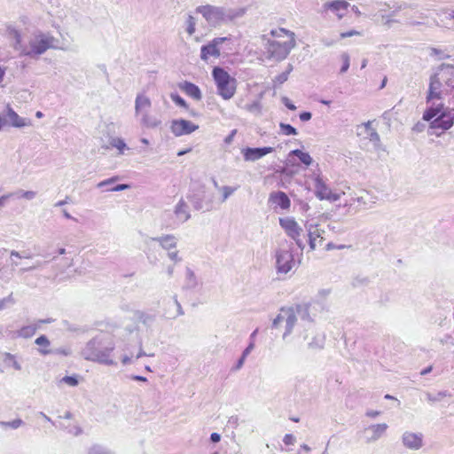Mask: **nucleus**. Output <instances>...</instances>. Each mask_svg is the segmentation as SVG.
Instances as JSON below:
<instances>
[{
  "label": "nucleus",
  "mask_w": 454,
  "mask_h": 454,
  "mask_svg": "<svg viewBox=\"0 0 454 454\" xmlns=\"http://www.w3.org/2000/svg\"><path fill=\"white\" fill-rule=\"evenodd\" d=\"M199 129L197 124L184 119L173 120L170 130L176 137L192 134Z\"/></svg>",
  "instance_id": "16"
},
{
  "label": "nucleus",
  "mask_w": 454,
  "mask_h": 454,
  "mask_svg": "<svg viewBox=\"0 0 454 454\" xmlns=\"http://www.w3.org/2000/svg\"><path fill=\"white\" fill-rule=\"evenodd\" d=\"M246 110L249 112H260L261 110V104L259 101H254L252 104H248L245 106Z\"/></svg>",
  "instance_id": "49"
},
{
  "label": "nucleus",
  "mask_w": 454,
  "mask_h": 454,
  "mask_svg": "<svg viewBox=\"0 0 454 454\" xmlns=\"http://www.w3.org/2000/svg\"><path fill=\"white\" fill-rule=\"evenodd\" d=\"M279 127H280V129L283 132V134H285L286 136L297 134L296 129L294 128L293 126H291L290 124H286V123L281 122L279 124Z\"/></svg>",
  "instance_id": "43"
},
{
  "label": "nucleus",
  "mask_w": 454,
  "mask_h": 454,
  "mask_svg": "<svg viewBox=\"0 0 454 454\" xmlns=\"http://www.w3.org/2000/svg\"><path fill=\"white\" fill-rule=\"evenodd\" d=\"M173 299H174V303H175V305L176 306V309H177V312H176V314L172 315V317H173V318H175V317H176L177 316H182V315H184V310H183V309H182V306H181L180 302L177 301L176 296H174V298H173Z\"/></svg>",
  "instance_id": "53"
},
{
  "label": "nucleus",
  "mask_w": 454,
  "mask_h": 454,
  "mask_svg": "<svg viewBox=\"0 0 454 454\" xmlns=\"http://www.w3.org/2000/svg\"><path fill=\"white\" fill-rule=\"evenodd\" d=\"M87 454H114V452L100 444H93L88 449Z\"/></svg>",
  "instance_id": "35"
},
{
  "label": "nucleus",
  "mask_w": 454,
  "mask_h": 454,
  "mask_svg": "<svg viewBox=\"0 0 454 454\" xmlns=\"http://www.w3.org/2000/svg\"><path fill=\"white\" fill-rule=\"evenodd\" d=\"M174 215L178 223H184L191 218L189 206L183 198L175 206Z\"/></svg>",
  "instance_id": "23"
},
{
  "label": "nucleus",
  "mask_w": 454,
  "mask_h": 454,
  "mask_svg": "<svg viewBox=\"0 0 454 454\" xmlns=\"http://www.w3.org/2000/svg\"><path fill=\"white\" fill-rule=\"evenodd\" d=\"M246 358H247L246 356H243L241 355V357L238 360V362H237V364H236V365H235L234 369H235V370H239V369L243 366V364H244V363H245Z\"/></svg>",
  "instance_id": "62"
},
{
  "label": "nucleus",
  "mask_w": 454,
  "mask_h": 454,
  "mask_svg": "<svg viewBox=\"0 0 454 454\" xmlns=\"http://www.w3.org/2000/svg\"><path fill=\"white\" fill-rule=\"evenodd\" d=\"M236 132H237L236 129L231 130V132L224 138L225 144L229 145L233 141Z\"/></svg>",
  "instance_id": "60"
},
{
  "label": "nucleus",
  "mask_w": 454,
  "mask_h": 454,
  "mask_svg": "<svg viewBox=\"0 0 454 454\" xmlns=\"http://www.w3.org/2000/svg\"><path fill=\"white\" fill-rule=\"evenodd\" d=\"M297 317H300L301 320H307L309 323V330L313 333L312 325L310 323V317L309 313V306L308 305H297L294 308Z\"/></svg>",
  "instance_id": "29"
},
{
  "label": "nucleus",
  "mask_w": 454,
  "mask_h": 454,
  "mask_svg": "<svg viewBox=\"0 0 454 454\" xmlns=\"http://www.w3.org/2000/svg\"><path fill=\"white\" fill-rule=\"evenodd\" d=\"M37 195V192L35 191H25L22 192V199L27 200H34Z\"/></svg>",
  "instance_id": "51"
},
{
  "label": "nucleus",
  "mask_w": 454,
  "mask_h": 454,
  "mask_svg": "<svg viewBox=\"0 0 454 454\" xmlns=\"http://www.w3.org/2000/svg\"><path fill=\"white\" fill-rule=\"evenodd\" d=\"M11 256H14V257H17V258H30L31 256L29 254H20L18 251H15V250H12L11 252Z\"/></svg>",
  "instance_id": "63"
},
{
  "label": "nucleus",
  "mask_w": 454,
  "mask_h": 454,
  "mask_svg": "<svg viewBox=\"0 0 454 454\" xmlns=\"http://www.w3.org/2000/svg\"><path fill=\"white\" fill-rule=\"evenodd\" d=\"M449 394L446 391H441L436 395H432L431 394H427V399L431 402L440 401L442 398L448 396Z\"/></svg>",
  "instance_id": "48"
},
{
  "label": "nucleus",
  "mask_w": 454,
  "mask_h": 454,
  "mask_svg": "<svg viewBox=\"0 0 454 454\" xmlns=\"http://www.w3.org/2000/svg\"><path fill=\"white\" fill-rule=\"evenodd\" d=\"M111 146L116 148L119 151L120 155L125 154V151L129 150V147L126 145L125 141L121 137H113L110 140Z\"/></svg>",
  "instance_id": "31"
},
{
  "label": "nucleus",
  "mask_w": 454,
  "mask_h": 454,
  "mask_svg": "<svg viewBox=\"0 0 454 454\" xmlns=\"http://www.w3.org/2000/svg\"><path fill=\"white\" fill-rule=\"evenodd\" d=\"M311 117H312V114L309 112H303V113L300 114V120L301 121H308L311 119Z\"/></svg>",
  "instance_id": "58"
},
{
  "label": "nucleus",
  "mask_w": 454,
  "mask_h": 454,
  "mask_svg": "<svg viewBox=\"0 0 454 454\" xmlns=\"http://www.w3.org/2000/svg\"><path fill=\"white\" fill-rule=\"evenodd\" d=\"M452 76H454V65L442 64L438 72L430 76L426 101L430 102L433 99L442 100V80L444 81L447 86L454 88V79L451 78Z\"/></svg>",
  "instance_id": "6"
},
{
  "label": "nucleus",
  "mask_w": 454,
  "mask_h": 454,
  "mask_svg": "<svg viewBox=\"0 0 454 454\" xmlns=\"http://www.w3.org/2000/svg\"><path fill=\"white\" fill-rule=\"evenodd\" d=\"M170 98L176 106L183 108H188V105L185 102V100L183 98H181L177 93H171Z\"/></svg>",
  "instance_id": "41"
},
{
  "label": "nucleus",
  "mask_w": 454,
  "mask_h": 454,
  "mask_svg": "<svg viewBox=\"0 0 454 454\" xmlns=\"http://www.w3.org/2000/svg\"><path fill=\"white\" fill-rule=\"evenodd\" d=\"M60 382L71 387H75L78 385V380L75 376H65L60 380Z\"/></svg>",
  "instance_id": "46"
},
{
  "label": "nucleus",
  "mask_w": 454,
  "mask_h": 454,
  "mask_svg": "<svg viewBox=\"0 0 454 454\" xmlns=\"http://www.w3.org/2000/svg\"><path fill=\"white\" fill-rule=\"evenodd\" d=\"M16 301L13 297L12 293L10 294L8 296L4 297V299L0 300V310H3L6 309L7 307H10L13 304H15Z\"/></svg>",
  "instance_id": "38"
},
{
  "label": "nucleus",
  "mask_w": 454,
  "mask_h": 454,
  "mask_svg": "<svg viewBox=\"0 0 454 454\" xmlns=\"http://www.w3.org/2000/svg\"><path fill=\"white\" fill-rule=\"evenodd\" d=\"M274 40H268L267 52L276 60H283L296 45L295 35L286 28H278L270 31Z\"/></svg>",
  "instance_id": "3"
},
{
  "label": "nucleus",
  "mask_w": 454,
  "mask_h": 454,
  "mask_svg": "<svg viewBox=\"0 0 454 454\" xmlns=\"http://www.w3.org/2000/svg\"><path fill=\"white\" fill-rule=\"evenodd\" d=\"M349 3L346 0H333L325 3L322 5V12L327 13L331 12L335 14L338 20H341L348 11Z\"/></svg>",
  "instance_id": "18"
},
{
  "label": "nucleus",
  "mask_w": 454,
  "mask_h": 454,
  "mask_svg": "<svg viewBox=\"0 0 454 454\" xmlns=\"http://www.w3.org/2000/svg\"><path fill=\"white\" fill-rule=\"evenodd\" d=\"M4 362L5 363H10L12 364V366L15 370H17V371H20L21 370V365L16 360L15 356L12 354H11V353H5L4 354Z\"/></svg>",
  "instance_id": "39"
},
{
  "label": "nucleus",
  "mask_w": 454,
  "mask_h": 454,
  "mask_svg": "<svg viewBox=\"0 0 454 454\" xmlns=\"http://www.w3.org/2000/svg\"><path fill=\"white\" fill-rule=\"evenodd\" d=\"M152 240L157 242L160 247L167 252L177 247V239L173 234H165L152 238Z\"/></svg>",
  "instance_id": "25"
},
{
  "label": "nucleus",
  "mask_w": 454,
  "mask_h": 454,
  "mask_svg": "<svg viewBox=\"0 0 454 454\" xmlns=\"http://www.w3.org/2000/svg\"><path fill=\"white\" fill-rule=\"evenodd\" d=\"M196 12L203 16L212 27H217L222 23L231 21L245 15L246 9H228L210 4L200 5L196 8Z\"/></svg>",
  "instance_id": "5"
},
{
  "label": "nucleus",
  "mask_w": 454,
  "mask_h": 454,
  "mask_svg": "<svg viewBox=\"0 0 454 454\" xmlns=\"http://www.w3.org/2000/svg\"><path fill=\"white\" fill-rule=\"evenodd\" d=\"M119 180V176H113L111 178H108V179H106V180H103L99 183H98L97 184V188L98 189H104V188H110L112 187L111 185L114 184L116 181Z\"/></svg>",
  "instance_id": "40"
},
{
  "label": "nucleus",
  "mask_w": 454,
  "mask_h": 454,
  "mask_svg": "<svg viewBox=\"0 0 454 454\" xmlns=\"http://www.w3.org/2000/svg\"><path fill=\"white\" fill-rule=\"evenodd\" d=\"M114 344L106 334L97 335L90 340L81 351L82 356L88 361L105 365L115 366L117 362L113 358Z\"/></svg>",
  "instance_id": "2"
},
{
  "label": "nucleus",
  "mask_w": 454,
  "mask_h": 454,
  "mask_svg": "<svg viewBox=\"0 0 454 454\" xmlns=\"http://www.w3.org/2000/svg\"><path fill=\"white\" fill-rule=\"evenodd\" d=\"M15 36V49L20 51V55L29 57L31 59H38L41 55L44 54L48 50L61 49L59 45V41L49 32L41 30L35 31L27 44H22L21 35L20 32H14Z\"/></svg>",
  "instance_id": "1"
},
{
  "label": "nucleus",
  "mask_w": 454,
  "mask_h": 454,
  "mask_svg": "<svg viewBox=\"0 0 454 454\" xmlns=\"http://www.w3.org/2000/svg\"><path fill=\"white\" fill-rule=\"evenodd\" d=\"M282 101L288 109H290V110L296 109V106L287 98H286V97L283 98Z\"/></svg>",
  "instance_id": "59"
},
{
  "label": "nucleus",
  "mask_w": 454,
  "mask_h": 454,
  "mask_svg": "<svg viewBox=\"0 0 454 454\" xmlns=\"http://www.w3.org/2000/svg\"><path fill=\"white\" fill-rule=\"evenodd\" d=\"M35 344L38 346L43 347L39 349V353L42 355H48L51 353L50 349H47V348L50 346V340L45 335H41L35 340Z\"/></svg>",
  "instance_id": "33"
},
{
  "label": "nucleus",
  "mask_w": 454,
  "mask_h": 454,
  "mask_svg": "<svg viewBox=\"0 0 454 454\" xmlns=\"http://www.w3.org/2000/svg\"><path fill=\"white\" fill-rule=\"evenodd\" d=\"M360 35V32L352 29V30H350L348 32L341 33L340 34V37L341 38H346V37H350V36H353V35Z\"/></svg>",
  "instance_id": "54"
},
{
  "label": "nucleus",
  "mask_w": 454,
  "mask_h": 454,
  "mask_svg": "<svg viewBox=\"0 0 454 454\" xmlns=\"http://www.w3.org/2000/svg\"><path fill=\"white\" fill-rule=\"evenodd\" d=\"M340 59H341V61H342V67L340 70V74H344L348 71V67H349V55L347 53V52H343L341 55H340Z\"/></svg>",
  "instance_id": "44"
},
{
  "label": "nucleus",
  "mask_w": 454,
  "mask_h": 454,
  "mask_svg": "<svg viewBox=\"0 0 454 454\" xmlns=\"http://www.w3.org/2000/svg\"><path fill=\"white\" fill-rule=\"evenodd\" d=\"M364 129L367 133V136L369 137V139L372 141V142H374V143H379L380 138V135L378 134V132L372 128V124L370 121H367L364 124Z\"/></svg>",
  "instance_id": "36"
},
{
  "label": "nucleus",
  "mask_w": 454,
  "mask_h": 454,
  "mask_svg": "<svg viewBox=\"0 0 454 454\" xmlns=\"http://www.w3.org/2000/svg\"><path fill=\"white\" fill-rule=\"evenodd\" d=\"M254 348V341H250L248 346L244 349L242 356L247 357Z\"/></svg>",
  "instance_id": "55"
},
{
  "label": "nucleus",
  "mask_w": 454,
  "mask_h": 454,
  "mask_svg": "<svg viewBox=\"0 0 454 454\" xmlns=\"http://www.w3.org/2000/svg\"><path fill=\"white\" fill-rule=\"evenodd\" d=\"M215 187L221 192V203H223L229 199L238 189V186L223 185L219 186L215 180L213 181Z\"/></svg>",
  "instance_id": "27"
},
{
  "label": "nucleus",
  "mask_w": 454,
  "mask_h": 454,
  "mask_svg": "<svg viewBox=\"0 0 454 454\" xmlns=\"http://www.w3.org/2000/svg\"><path fill=\"white\" fill-rule=\"evenodd\" d=\"M283 442L286 445H293L295 442V437L292 434H286L283 438Z\"/></svg>",
  "instance_id": "52"
},
{
  "label": "nucleus",
  "mask_w": 454,
  "mask_h": 454,
  "mask_svg": "<svg viewBox=\"0 0 454 454\" xmlns=\"http://www.w3.org/2000/svg\"><path fill=\"white\" fill-rule=\"evenodd\" d=\"M210 440L213 442H218L221 440V435L218 433H212L210 435Z\"/></svg>",
  "instance_id": "64"
},
{
  "label": "nucleus",
  "mask_w": 454,
  "mask_h": 454,
  "mask_svg": "<svg viewBox=\"0 0 454 454\" xmlns=\"http://www.w3.org/2000/svg\"><path fill=\"white\" fill-rule=\"evenodd\" d=\"M196 24H197L196 18L193 17L192 15L189 14L185 20L184 26H185V31L190 36L194 35V33L196 31Z\"/></svg>",
  "instance_id": "34"
},
{
  "label": "nucleus",
  "mask_w": 454,
  "mask_h": 454,
  "mask_svg": "<svg viewBox=\"0 0 454 454\" xmlns=\"http://www.w3.org/2000/svg\"><path fill=\"white\" fill-rule=\"evenodd\" d=\"M293 67L291 65L288 66V69L283 73H281L280 74H278V76H276L275 78V82H278V84H282L284 83L287 79H288V75L290 74V72L292 71Z\"/></svg>",
  "instance_id": "45"
},
{
  "label": "nucleus",
  "mask_w": 454,
  "mask_h": 454,
  "mask_svg": "<svg viewBox=\"0 0 454 454\" xmlns=\"http://www.w3.org/2000/svg\"><path fill=\"white\" fill-rule=\"evenodd\" d=\"M276 270L278 274H287L295 265L292 246L282 247L276 250Z\"/></svg>",
  "instance_id": "9"
},
{
  "label": "nucleus",
  "mask_w": 454,
  "mask_h": 454,
  "mask_svg": "<svg viewBox=\"0 0 454 454\" xmlns=\"http://www.w3.org/2000/svg\"><path fill=\"white\" fill-rule=\"evenodd\" d=\"M167 255L174 263H178L183 261L182 257L179 255V251L176 248L168 251Z\"/></svg>",
  "instance_id": "42"
},
{
  "label": "nucleus",
  "mask_w": 454,
  "mask_h": 454,
  "mask_svg": "<svg viewBox=\"0 0 454 454\" xmlns=\"http://www.w3.org/2000/svg\"><path fill=\"white\" fill-rule=\"evenodd\" d=\"M218 94L225 100L231 99L237 89V81L223 68L216 67L212 71Z\"/></svg>",
  "instance_id": "8"
},
{
  "label": "nucleus",
  "mask_w": 454,
  "mask_h": 454,
  "mask_svg": "<svg viewBox=\"0 0 454 454\" xmlns=\"http://www.w3.org/2000/svg\"><path fill=\"white\" fill-rule=\"evenodd\" d=\"M297 318L294 308H282L278 316L273 319L272 327L278 328L281 323H285L286 331L283 334V339H286L291 334Z\"/></svg>",
  "instance_id": "10"
},
{
  "label": "nucleus",
  "mask_w": 454,
  "mask_h": 454,
  "mask_svg": "<svg viewBox=\"0 0 454 454\" xmlns=\"http://www.w3.org/2000/svg\"><path fill=\"white\" fill-rule=\"evenodd\" d=\"M129 188V184H117L115 186L110 187L108 189H106L105 191H110V192H121L124 191Z\"/></svg>",
  "instance_id": "50"
},
{
  "label": "nucleus",
  "mask_w": 454,
  "mask_h": 454,
  "mask_svg": "<svg viewBox=\"0 0 454 454\" xmlns=\"http://www.w3.org/2000/svg\"><path fill=\"white\" fill-rule=\"evenodd\" d=\"M69 433L77 436L82 433V429L79 426H75L72 429L69 430Z\"/></svg>",
  "instance_id": "61"
},
{
  "label": "nucleus",
  "mask_w": 454,
  "mask_h": 454,
  "mask_svg": "<svg viewBox=\"0 0 454 454\" xmlns=\"http://www.w3.org/2000/svg\"><path fill=\"white\" fill-rule=\"evenodd\" d=\"M6 117L10 124L16 128H23L29 125V121L19 116V114L11 107L7 109Z\"/></svg>",
  "instance_id": "26"
},
{
  "label": "nucleus",
  "mask_w": 454,
  "mask_h": 454,
  "mask_svg": "<svg viewBox=\"0 0 454 454\" xmlns=\"http://www.w3.org/2000/svg\"><path fill=\"white\" fill-rule=\"evenodd\" d=\"M314 187L316 196L321 200L337 201L340 199V194L333 193L319 176L314 180Z\"/></svg>",
  "instance_id": "14"
},
{
  "label": "nucleus",
  "mask_w": 454,
  "mask_h": 454,
  "mask_svg": "<svg viewBox=\"0 0 454 454\" xmlns=\"http://www.w3.org/2000/svg\"><path fill=\"white\" fill-rule=\"evenodd\" d=\"M273 151L274 148L270 146L262 148L247 147L242 149L241 153L246 161H255Z\"/></svg>",
  "instance_id": "21"
},
{
  "label": "nucleus",
  "mask_w": 454,
  "mask_h": 454,
  "mask_svg": "<svg viewBox=\"0 0 454 454\" xmlns=\"http://www.w3.org/2000/svg\"><path fill=\"white\" fill-rule=\"evenodd\" d=\"M23 425L24 421L20 419H16L12 421H0V426L4 428L10 427L12 429H17Z\"/></svg>",
  "instance_id": "37"
},
{
  "label": "nucleus",
  "mask_w": 454,
  "mask_h": 454,
  "mask_svg": "<svg viewBox=\"0 0 454 454\" xmlns=\"http://www.w3.org/2000/svg\"><path fill=\"white\" fill-rule=\"evenodd\" d=\"M13 197V193H6L2 196H0V207L4 206V203L6 200Z\"/></svg>",
  "instance_id": "56"
},
{
  "label": "nucleus",
  "mask_w": 454,
  "mask_h": 454,
  "mask_svg": "<svg viewBox=\"0 0 454 454\" xmlns=\"http://www.w3.org/2000/svg\"><path fill=\"white\" fill-rule=\"evenodd\" d=\"M309 246L311 251H314L317 245H321L324 241L325 231L317 223H306Z\"/></svg>",
  "instance_id": "13"
},
{
  "label": "nucleus",
  "mask_w": 454,
  "mask_h": 454,
  "mask_svg": "<svg viewBox=\"0 0 454 454\" xmlns=\"http://www.w3.org/2000/svg\"><path fill=\"white\" fill-rule=\"evenodd\" d=\"M394 15V12L389 15H382L381 16V23L382 25L386 26L387 27H391L392 23L395 22L392 17Z\"/></svg>",
  "instance_id": "47"
},
{
  "label": "nucleus",
  "mask_w": 454,
  "mask_h": 454,
  "mask_svg": "<svg viewBox=\"0 0 454 454\" xmlns=\"http://www.w3.org/2000/svg\"><path fill=\"white\" fill-rule=\"evenodd\" d=\"M293 155L297 156L299 160L306 166H309L313 161L311 156L308 153H304L299 149L291 151L288 156L291 157Z\"/></svg>",
  "instance_id": "32"
},
{
  "label": "nucleus",
  "mask_w": 454,
  "mask_h": 454,
  "mask_svg": "<svg viewBox=\"0 0 454 454\" xmlns=\"http://www.w3.org/2000/svg\"><path fill=\"white\" fill-rule=\"evenodd\" d=\"M178 88L184 92L187 96L191 97L196 101H200L202 98V93L200 89L194 83L184 81L178 84Z\"/></svg>",
  "instance_id": "24"
},
{
  "label": "nucleus",
  "mask_w": 454,
  "mask_h": 454,
  "mask_svg": "<svg viewBox=\"0 0 454 454\" xmlns=\"http://www.w3.org/2000/svg\"><path fill=\"white\" fill-rule=\"evenodd\" d=\"M198 285L199 281L194 271L190 268H186L184 288L194 289L198 286Z\"/></svg>",
  "instance_id": "28"
},
{
  "label": "nucleus",
  "mask_w": 454,
  "mask_h": 454,
  "mask_svg": "<svg viewBox=\"0 0 454 454\" xmlns=\"http://www.w3.org/2000/svg\"><path fill=\"white\" fill-rule=\"evenodd\" d=\"M132 354L130 355H128V354H125L121 356V363L124 364V365H127V364H129L132 363Z\"/></svg>",
  "instance_id": "57"
},
{
  "label": "nucleus",
  "mask_w": 454,
  "mask_h": 454,
  "mask_svg": "<svg viewBox=\"0 0 454 454\" xmlns=\"http://www.w3.org/2000/svg\"><path fill=\"white\" fill-rule=\"evenodd\" d=\"M152 101L145 93H138L135 98V117L139 124L147 129H157L161 126V120L151 114Z\"/></svg>",
  "instance_id": "7"
},
{
  "label": "nucleus",
  "mask_w": 454,
  "mask_h": 454,
  "mask_svg": "<svg viewBox=\"0 0 454 454\" xmlns=\"http://www.w3.org/2000/svg\"><path fill=\"white\" fill-rule=\"evenodd\" d=\"M279 224L284 229L288 237L295 241L297 247L303 250L305 244L301 239L302 229L293 217L279 218Z\"/></svg>",
  "instance_id": "11"
},
{
  "label": "nucleus",
  "mask_w": 454,
  "mask_h": 454,
  "mask_svg": "<svg viewBox=\"0 0 454 454\" xmlns=\"http://www.w3.org/2000/svg\"><path fill=\"white\" fill-rule=\"evenodd\" d=\"M50 322H51V319H43V320H38L35 324L22 326L20 329H19L15 332H12L11 333L12 337V338L28 339L35 333L36 330L40 327L41 324H46V323H50Z\"/></svg>",
  "instance_id": "22"
},
{
  "label": "nucleus",
  "mask_w": 454,
  "mask_h": 454,
  "mask_svg": "<svg viewBox=\"0 0 454 454\" xmlns=\"http://www.w3.org/2000/svg\"><path fill=\"white\" fill-rule=\"evenodd\" d=\"M403 445L411 450H419L424 445V435L419 432L405 431L402 434Z\"/></svg>",
  "instance_id": "17"
},
{
  "label": "nucleus",
  "mask_w": 454,
  "mask_h": 454,
  "mask_svg": "<svg viewBox=\"0 0 454 454\" xmlns=\"http://www.w3.org/2000/svg\"><path fill=\"white\" fill-rule=\"evenodd\" d=\"M427 109L423 114V120L430 122V128L447 130L454 123V109L444 107L441 100L433 99L427 102Z\"/></svg>",
  "instance_id": "4"
},
{
  "label": "nucleus",
  "mask_w": 454,
  "mask_h": 454,
  "mask_svg": "<svg viewBox=\"0 0 454 454\" xmlns=\"http://www.w3.org/2000/svg\"><path fill=\"white\" fill-rule=\"evenodd\" d=\"M388 426L386 423L372 424L364 429L365 442L372 443L380 439L387 432Z\"/></svg>",
  "instance_id": "19"
},
{
  "label": "nucleus",
  "mask_w": 454,
  "mask_h": 454,
  "mask_svg": "<svg viewBox=\"0 0 454 454\" xmlns=\"http://www.w3.org/2000/svg\"><path fill=\"white\" fill-rule=\"evenodd\" d=\"M269 204L275 209L279 207L282 210H288L291 207V200L284 192H272L269 196Z\"/></svg>",
  "instance_id": "20"
},
{
  "label": "nucleus",
  "mask_w": 454,
  "mask_h": 454,
  "mask_svg": "<svg viewBox=\"0 0 454 454\" xmlns=\"http://www.w3.org/2000/svg\"><path fill=\"white\" fill-rule=\"evenodd\" d=\"M229 40L228 37H215L200 49V59L207 61L209 57L218 58L221 55L219 46Z\"/></svg>",
  "instance_id": "15"
},
{
  "label": "nucleus",
  "mask_w": 454,
  "mask_h": 454,
  "mask_svg": "<svg viewBox=\"0 0 454 454\" xmlns=\"http://www.w3.org/2000/svg\"><path fill=\"white\" fill-rule=\"evenodd\" d=\"M191 201L196 210L210 211L214 207V194L206 191L204 186L191 196Z\"/></svg>",
  "instance_id": "12"
},
{
  "label": "nucleus",
  "mask_w": 454,
  "mask_h": 454,
  "mask_svg": "<svg viewBox=\"0 0 454 454\" xmlns=\"http://www.w3.org/2000/svg\"><path fill=\"white\" fill-rule=\"evenodd\" d=\"M325 336L322 333H316L311 340L308 342V346L311 349H321L324 348Z\"/></svg>",
  "instance_id": "30"
}]
</instances>
